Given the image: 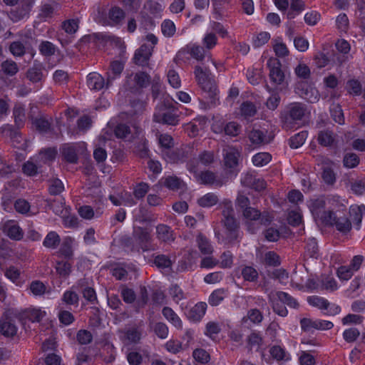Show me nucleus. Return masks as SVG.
Returning a JSON list of instances; mask_svg holds the SVG:
<instances>
[{
    "mask_svg": "<svg viewBox=\"0 0 365 365\" xmlns=\"http://www.w3.org/2000/svg\"><path fill=\"white\" fill-rule=\"evenodd\" d=\"M222 223L225 228V240L229 244L239 242L240 222L235 217V211L230 202H225L222 211Z\"/></svg>",
    "mask_w": 365,
    "mask_h": 365,
    "instance_id": "f257e3e1",
    "label": "nucleus"
},
{
    "mask_svg": "<svg viewBox=\"0 0 365 365\" xmlns=\"http://www.w3.org/2000/svg\"><path fill=\"white\" fill-rule=\"evenodd\" d=\"M194 73L197 83L210 98V103L215 104L218 91L215 81L210 77V69L205 66L197 65L195 67Z\"/></svg>",
    "mask_w": 365,
    "mask_h": 365,
    "instance_id": "f03ea898",
    "label": "nucleus"
},
{
    "mask_svg": "<svg viewBox=\"0 0 365 365\" xmlns=\"http://www.w3.org/2000/svg\"><path fill=\"white\" fill-rule=\"evenodd\" d=\"M187 54L197 61H202L207 58V61H210L215 64V61L212 59L211 55L209 52L205 51V48L195 43H190L182 48L176 54L174 61L179 63L180 61H183Z\"/></svg>",
    "mask_w": 365,
    "mask_h": 365,
    "instance_id": "7ed1b4c3",
    "label": "nucleus"
},
{
    "mask_svg": "<svg viewBox=\"0 0 365 365\" xmlns=\"http://www.w3.org/2000/svg\"><path fill=\"white\" fill-rule=\"evenodd\" d=\"M307 107L302 103L294 102L289 103L285 110L281 114V120L286 128H291V125L301 120L305 115Z\"/></svg>",
    "mask_w": 365,
    "mask_h": 365,
    "instance_id": "20e7f679",
    "label": "nucleus"
},
{
    "mask_svg": "<svg viewBox=\"0 0 365 365\" xmlns=\"http://www.w3.org/2000/svg\"><path fill=\"white\" fill-rule=\"evenodd\" d=\"M153 120L156 123L176 125L179 123V116L175 107L165 103L157 107Z\"/></svg>",
    "mask_w": 365,
    "mask_h": 365,
    "instance_id": "39448f33",
    "label": "nucleus"
},
{
    "mask_svg": "<svg viewBox=\"0 0 365 365\" xmlns=\"http://www.w3.org/2000/svg\"><path fill=\"white\" fill-rule=\"evenodd\" d=\"M197 160H190L187 164V170L192 173L196 180L201 184L222 186V182L220 180L215 173L210 170H206L198 173L199 168H196L195 163Z\"/></svg>",
    "mask_w": 365,
    "mask_h": 365,
    "instance_id": "423d86ee",
    "label": "nucleus"
},
{
    "mask_svg": "<svg viewBox=\"0 0 365 365\" xmlns=\"http://www.w3.org/2000/svg\"><path fill=\"white\" fill-rule=\"evenodd\" d=\"M242 216L247 220L259 221L261 225H267L271 223L274 217L268 212H261L259 210L250 207L243 210Z\"/></svg>",
    "mask_w": 365,
    "mask_h": 365,
    "instance_id": "0eeeda50",
    "label": "nucleus"
},
{
    "mask_svg": "<svg viewBox=\"0 0 365 365\" xmlns=\"http://www.w3.org/2000/svg\"><path fill=\"white\" fill-rule=\"evenodd\" d=\"M308 303L321 310H327L326 313L328 315L338 314L341 308L336 304H331L329 301L323 297L319 296H310L307 298Z\"/></svg>",
    "mask_w": 365,
    "mask_h": 365,
    "instance_id": "6e6552de",
    "label": "nucleus"
},
{
    "mask_svg": "<svg viewBox=\"0 0 365 365\" xmlns=\"http://www.w3.org/2000/svg\"><path fill=\"white\" fill-rule=\"evenodd\" d=\"M190 148H176L162 150L163 158L170 163H182L189 158Z\"/></svg>",
    "mask_w": 365,
    "mask_h": 365,
    "instance_id": "1a4fd4ad",
    "label": "nucleus"
},
{
    "mask_svg": "<svg viewBox=\"0 0 365 365\" xmlns=\"http://www.w3.org/2000/svg\"><path fill=\"white\" fill-rule=\"evenodd\" d=\"M133 236L140 248L146 252L151 250V235L147 228L142 227H134Z\"/></svg>",
    "mask_w": 365,
    "mask_h": 365,
    "instance_id": "9d476101",
    "label": "nucleus"
},
{
    "mask_svg": "<svg viewBox=\"0 0 365 365\" xmlns=\"http://www.w3.org/2000/svg\"><path fill=\"white\" fill-rule=\"evenodd\" d=\"M301 328L304 331L317 330H329L333 328L334 324L327 320H313L309 318H303L300 320Z\"/></svg>",
    "mask_w": 365,
    "mask_h": 365,
    "instance_id": "9b49d317",
    "label": "nucleus"
},
{
    "mask_svg": "<svg viewBox=\"0 0 365 365\" xmlns=\"http://www.w3.org/2000/svg\"><path fill=\"white\" fill-rule=\"evenodd\" d=\"M269 68V78L272 82L276 85H281L284 83L285 76L281 68V63L277 60H269L267 63Z\"/></svg>",
    "mask_w": 365,
    "mask_h": 365,
    "instance_id": "f8f14e48",
    "label": "nucleus"
},
{
    "mask_svg": "<svg viewBox=\"0 0 365 365\" xmlns=\"http://www.w3.org/2000/svg\"><path fill=\"white\" fill-rule=\"evenodd\" d=\"M153 47L147 44H143L135 51L133 62L139 66H145L148 65V61L152 56Z\"/></svg>",
    "mask_w": 365,
    "mask_h": 365,
    "instance_id": "ddd939ff",
    "label": "nucleus"
},
{
    "mask_svg": "<svg viewBox=\"0 0 365 365\" xmlns=\"http://www.w3.org/2000/svg\"><path fill=\"white\" fill-rule=\"evenodd\" d=\"M223 157L225 165L234 169L238 165L240 153L237 148L227 146L223 149Z\"/></svg>",
    "mask_w": 365,
    "mask_h": 365,
    "instance_id": "4468645a",
    "label": "nucleus"
},
{
    "mask_svg": "<svg viewBox=\"0 0 365 365\" xmlns=\"http://www.w3.org/2000/svg\"><path fill=\"white\" fill-rule=\"evenodd\" d=\"M245 186L251 187L257 191H261L266 188V182L252 173H247L241 180Z\"/></svg>",
    "mask_w": 365,
    "mask_h": 365,
    "instance_id": "2eb2a0df",
    "label": "nucleus"
},
{
    "mask_svg": "<svg viewBox=\"0 0 365 365\" xmlns=\"http://www.w3.org/2000/svg\"><path fill=\"white\" fill-rule=\"evenodd\" d=\"M122 341L126 344H137L139 342L142 335V329L139 327H133L121 332Z\"/></svg>",
    "mask_w": 365,
    "mask_h": 365,
    "instance_id": "dca6fc26",
    "label": "nucleus"
},
{
    "mask_svg": "<svg viewBox=\"0 0 365 365\" xmlns=\"http://www.w3.org/2000/svg\"><path fill=\"white\" fill-rule=\"evenodd\" d=\"M157 238L165 243H170L175 239L173 230L167 225L159 224L156 226Z\"/></svg>",
    "mask_w": 365,
    "mask_h": 365,
    "instance_id": "f3484780",
    "label": "nucleus"
},
{
    "mask_svg": "<svg viewBox=\"0 0 365 365\" xmlns=\"http://www.w3.org/2000/svg\"><path fill=\"white\" fill-rule=\"evenodd\" d=\"M57 155V150L54 148H48L41 150L36 155V163L39 166L50 164Z\"/></svg>",
    "mask_w": 365,
    "mask_h": 365,
    "instance_id": "a211bd4d",
    "label": "nucleus"
},
{
    "mask_svg": "<svg viewBox=\"0 0 365 365\" xmlns=\"http://www.w3.org/2000/svg\"><path fill=\"white\" fill-rule=\"evenodd\" d=\"M206 310L207 304L203 302H198L189 310L187 318L192 322H199L205 314Z\"/></svg>",
    "mask_w": 365,
    "mask_h": 365,
    "instance_id": "6ab92c4d",
    "label": "nucleus"
},
{
    "mask_svg": "<svg viewBox=\"0 0 365 365\" xmlns=\"http://www.w3.org/2000/svg\"><path fill=\"white\" fill-rule=\"evenodd\" d=\"M4 232L9 238L14 240H20L24 236V232L20 227L11 221H8L4 224Z\"/></svg>",
    "mask_w": 365,
    "mask_h": 365,
    "instance_id": "aec40b11",
    "label": "nucleus"
},
{
    "mask_svg": "<svg viewBox=\"0 0 365 365\" xmlns=\"http://www.w3.org/2000/svg\"><path fill=\"white\" fill-rule=\"evenodd\" d=\"M87 85L90 89L100 91L106 86L104 78L98 73H91L87 76Z\"/></svg>",
    "mask_w": 365,
    "mask_h": 365,
    "instance_id": "412c9836",
    "label": "nucleus"
},
{
    "mask_svg": "<svg viewBox=\"0 0 365 365\" xmlns=\"http://www.w3.org/2000/svg\"><path fill=\"white\" fill-rule=\"evenodd\" d=\"M133 81L135 84L133 88H130V89L137 91L146 88L150 85V76L145 72L139 71L133 76Z\"/></svg>",
    "mask_w": 365,
    "mask_h": 365,
    "instance_id": "4be33fe9",
    "label": "nucleus"
},
{
    "mask_svg": "<svg viewBox=\"0 0 365 365\" xmlns=\"http://www.w3.org/2000/svg\"><path fill=\"white\" fill-rule=\"evenodd\" d=\"M197 246L202 255H211L214 252V248L211 245L210 240L200 233L196 237Z\"/></svg>",
    "mask_w": 365,
    "mask_h": 365,
    "instance_id": "5701e85b",
    "label": "nucleus"
},
{
    "mask_svg": "<svg viewBox=\"0 0 365 365\" xmlns=\"http://www.w3.org/2000/svg\"><path fill=\"white\" fill-rule=\"evenodd\" d=\"M18 328L11 319L0 321V331L6 337H13L17 333Z\"/></svg>",
    "mask_w": 365,
    "mask_h": 365,
    "instance_id": "b1692460",
    "label": "nucleus"
},
{
    "mask_svg": "<svg viewBox=\"0 0 365 365\" xmlns=\"http://www.w3.org/2000/svg\"><path fill=\"white\" fill-rule=\"evenodd\" d=\"M163 317L178 329H182V322L178 314L169 307H165L162 310Z\"/></svg>",
    "mask_w": 365,
    "mask_h": 365,
    "instance_id": "393cba45",
    "label": "nucleus"
},
{
    "mask_svg": "<svg viewBox=\"0 0 365 365\" xmlns=\"http://www.w3.org/2000/svg\"><path fill=\"white\" fill-rule=\"evenodd\" d=\"M227 289L224 288L214 290L208 298V303L212 307L219 305L227 297Z\"/></svg>",
    "mask_w": 365,
    "mask_h": 365,
    "instance_id": "a878e982",
    "label": "nucleus"
},
{
    "mask_svg": "<svg viewBox=\"0 0 365 365\" xmlns=\"http://www.w3.org/2000/svg\"><path fill=\"white\" fill-rule=\"evenodd\" d=\"M62 155L64 159L70 163H78V155L76 148L73 145L65 144L62 148Z\"/></svg>",
    "mask_w": 365,
    "mask_h": 365,
    "instance_id": "bb28decb",
    "label": "nucleus"
},
{
    "mask_svg": "<svg viewBox=\"0 0 365 365\" xmlns=\"http://www.w3.org/2000/svg\"><path fill=\"white\" fill-rule=\"evenodd\" d=\"M269 302L272 304L273 311L281 317H286L288 312L285 306L282 302H279L276 300L277 297L274 294V292H272L268 295Z\"/></svg>",
    "mask_w": 365,
    "mask_h": 365,
    "instance_id": "cd10ccee",
    "label": "nucleus"
},
{
    "mask_svg": "<svg viewBox=\"0 0 365 365\" xmlns=\"http://www.w3.org/2000/svg\"><path fill=\"white\" fill-rule=\"evenodd\" d=\"M55 269L61 277L66 278L71 273L72 264L69 262L68 259L58 260L56 261Z\"/></svg>",
    "mask_w": 365,
    "mask_h": 365,
    "instance_id": "c85d7f7f",
    "label": "nucleus"
},
{
    "mask_svg": "<svg viewBox=\"0 0 365 365\" xmlns=\"http://www.w3.org/2000/svg\"><path fill=\"white\" fill-rule=\"evenodd\" d=\"M247 347L251 351L259 350L262 345L263 339L259 332L252 331L247 338Z\"/></svg>",
    "mask_w": 365,
    "mask_h": 365,
    "instance_id": "c756f323",
    "label": "nucleus"
},
{
    "mask_svg": "<svg viewBox=\"0 0 365 365\" xmlns=\"http://www.w3.org/2000/svg\"><path fill=\"white\" fill-rule=\"evenodd\" d=\"M317 140L323 146H332L335 143V135L330 130H322L319 133Z\"/></svg>",
    "mask_w": 365,
    "mask_h": 365,
    "instance_id": "7c9ffc66",
    "label": "nucleus"
},
{
    "mask_svg": "<svg viewBox=\"0 0 365 365\" xmlns=\"http://www.w3.org/2000/svg\"><path fill=\"white\" fill-rule=\"evenodd\" d=\"M32 124L39 132L47 133L51 128V120L44 116H39L36 118H31Z\"/></svg>",
    "mask_w": 365,
    "mask_h": 365,
    "instance_id": "2f4dec72",
    "label": "nucleus"
},
{
    "mask_svg": "<svg viewBox=\"0 0 365 365\" xmlns=\"http://www.w3.org/2000/svg\"><path fill=\"white\" fill-rule=\"evenodd\" d=\"M257 111L255 104L248 101L243 102L240 108V115L246 119L255 116Z\"/></svg>",
    "mask_w": 365,
    "mask_h": 365,
    "instance_id": "473e14b6",
    "label": "nucleus"
},
{
    "mask_svg": "<svg viewBox=\"0 0 365 365\" xmlns=\"http://www.w3.org/2000/svg\"><path fill=\"white\" fill-rule=\"evenodd\" d=\"M15 124L19 128L23 126L26 120L25 108L20 103L15 104L13 109Z\"/></svg>",
    "mask_w": 365,
    "mask_h": 365,
    "instance_id": "72a5a7b5",
    "label": "nucleus"
},
{
    "mask_svg": "<svg viewBox=\"0 0 365 365\" xmlns=\"http://www.w3.org/2000/svg\"><path fill=\"white\" fill-rule=\"evenodd\" d=\"M263 320V314L258 309H251L247 311V315L245 316L242 321L244 323H247V321H250L252 323L258 324Z\"/></svg>",
    "mask_w": 365,
    "mask_h": 365,
    "instance_id": "f704fd0d",
    "label": "nucleus"
},
{
    "mask_svg": "<svg viewBox=\"0 0 365 365\" xmlns=\"http://www.w3.org/2000/svg\"><path fill=\"white\" fill-rule=\"evenodd\" d=\"M124 17V11L119 7H113L108 12L109 24L112 26L118 24Z\"/></svg>",
    "mask_w": 365,
    "mask_h": 365,
    "instance_id": "c9c22d12",
    "label": "nucleus"
},
{
    "mask_svg": "<svg viewBox=\"0 0 365 365\" xmlns=\"http://www.w3.org/2000/svg\"><path fill=\"white\" fill-rule=\"evenodd\" d=\"M192 160H197V163H195L196 168H198L200 164L208 166L214 162V153L212 151L204 150L200 153L197 158Z\"/></svg>",
    "mask_w": 365,
    "mask_h": 365,
    "instance_id": "e433bc0d",
    "label": "nucleus"
},
{
    "mask_svg": "<svg viewBox=\"0 0 365 365\" xmlns=\"http://www.w3.org/2000/svg\"><path fill=\"white\" fill-rule=\"evenodd\" d=\"M60 236L54 231L49 232L46 236L43 245L50 249H56L60 244Z\"/></svg>",
    "mask_w": 365,
    "mask_h": 365,
    "instance_id": "4c0bfd02",
    "label": "nucleus"
},
{
    "mask_svg": "<svg viewBox=\"0 0 365 365\" xmlns=\"http://www.w3.org/2000/svg\"><path fill=\"white\" fill-rule=\"evenodd\" d=\"M325 200L322 198H318L312 201L310 210L315 220L325 210Z\"/></svg>",
    "mask_w": 365,
    "mask_h": 365,
    "instance_id": "58836bf2",
    "label": "nucleus"
},
{
    "mask_svg": "<svg viewBox=\"0 0 365 365\" xmlns=\"http://www.w3.org/2000/svg\"><path fill=\"white\" fill-rule=\"evenodd\" d=\"M217 202V196L212 192L207 193L197 200L198 205L202 207H210L215 205Z\"/></svg>",
    "mask_w": 365,
    "mask_h": 365,
    "instance_id": "ea45409f",
    "label": "nucleus"
},
{
    "mask_svg": "<svg viewBox=\"0 0 365 365\" xmlns=\"http://www.w3.org/2000/svg\"><path fill=\"white\" fill-rule=\"evenodd\" d=\"M274 294L276 295L277 299L283 304L294 309H297L299 307V303L297 300L287 293L279 291L274 292Z\"/></svg>",
    "mask_w": 365,
    "mask_h": 365,
    "instance_id": "a19ab883",
    "label": "nucleus"
},
{
    "mask_svg": "<svg viewBox=\"0 0 365 365\" xmlns=\"http://www.w3.org/2000/svg\"><path fill=\"white\" fill-rule=\"evenodd\" d=\"M249 139L255 145H262L267 143L268 141L266 139V136L264 133L260 130L252 129L249 135Z\"/></svg>",
    "mask_w": 365,
    "mask_h": 365,
    "instance_id": "79ce46f5",
    "label": "nucleus"
},
{
    "mask_svg": "<svg viewBox=\"0 0 365 365\" xmlns=\"http://www.w3.org/2000/svg\"><path fill=\"white\" fill-rule=\"evenodd\" d=\"M330 113L332 119L337 123H344V117L341 106L338 103H333L330 107Z\"/></svg>",
    "mask_w": 365,
    "mask_h": 365,
    "instance_id": "37998d69",
    "label": "nucleus"
},
{
    "mask_svg": "<svg viewBox=\"0 0 365 365\" xmlns=\"http://www.w3.org/2000/svg\"><path fill=\"white\" fill-rule=\"evenodd\" d=\"M1 70L8 76H14L19 71V67L16 63L12 60H6L1 63Z\"/></svg>",
    "mask_w": 365,
    "mask_h": 365,
    "instance_id": "c03bdc74",
    "label": "nucleus"
},
{
    "mask_svg": "<svg viewBox=\"0 0 365 365\" xmlns=\"http://www.w3.org/2000/svg\"><path fill=\"white\" fill-rule=\"evenodd\" d=\"M307 131H302L295 134L289 139V145L292 148H298L304 144L307 138Z\"/></svg>",
    "mask_w": 365,
    "mask_h": 365,
    "instance_id": "a18cd8bd",
    "label": "nucleus"
},
{
    "mask_svg": "<svg viewBox=\"0 0 365 365\" xmlns=\"http://www.w3.org/2000/svg\"><path fill=\"white\" fill-rule=\"evenodd\" d=\"M359 157L356 153H347L344 156L343 164L347 168H354L359 165Z\"/></svg>",
    "mask_w": 365,
    "mask_h": 365,
    "instance_id": "49530a36",
    "label": "nucleus"
},
{
    "mask_svg": "<svg viewBox=\"0 0 365 365\" xmlns=\"http://www.w3.org/2000/svg\"><path fill=\"white\" fill-rule=\"evenodd\" d=\"M272 160V156L268 153H259L252 158V163L255 166L262 167L269 163Z\"/></svg>",
    "mask_w": 365,
    "mask_h": 365,
    "instance_id": "de8ad7c7",
    "label": "nucleus"
},
{
    "mask_svg": "<svg viewBox=\"0 0 365 365\" xmlns=\"http://www.w3.org/2000/svg\"><path fill=\"white\" fill-rule=\"evenodd\" d=\"M241 274L245 281L255 282L258 279L257 271L251 266H245L243 267Z\"/></svg>",
    "mask_w": 365,
    "mask_h": 365,
    "instance_id": "09e8293b",
    "label": "nucleus"
},
{
    "mask_svg": "<svg viewBox=\"0 0 365 365\" xmlns=\"http://www.w3.org/2000/svg\"><path fill=\"white\" fill-rule=\"evenodd\" d=\"M334 225L341 232H347L351 228V224L349 220L346 217H336Z\"/></svg>",
    "mask_w": 365,
    "mask_h": 365,
    "instance_id": "8fccbe9b",
    "label": "nucleus"
},
{
    "mask_svg": "<svg viewBox=\"0 0 365 365\" xmlns=\"http://www.w3.org/2000/svg\"><path fill=\"white\" fill-rule=\"evenodd\" d=\"M110 68L112 73L114 74V76H108L106 81V87H108L110 86L112 81L115 78L116 76H119L121 73V72L123 70V64L119 61H114L111 62Z\"/></svg>",
    "mask_w": 365,
    "mask_h": 365,
    "instance_id": "3c124183",
    "label": "nucleus"
},
{
    "mask_svg": "<svg viewBox=\"0 0 365 365\" xmlns=\"http://www.w3.org/2000/svg\"><path fill=\"white\" fill-rule=\"evenodd\" d=\"M48 183H49L48 191L51 195H59L64 190V186H63V182L57 178H53V179L49 180Z\"/></svg>",
    "mask_w": 365,
    "mask_h": 365,
    "instance_id": "603ef678",
    "label": "nucleus"
},
{
    "mask_svg": "<svg viewBox=\"0 0 365 365\" xmlns=\"http://www.w3.org/2000/svg\"><path fill=\"white\" fill-rule=\"evenodd\" d=\"M26 317L32 322H39L46 315V312L39 309H31L26 312Z\"/></svg>",
    "mask_w": 365,
    "mask_h": 365,
    "instance_id": "864d4df0",
    "label": "nucleus"
},
{
    "mask_svg": "<svg viewBox=\"0 0 365 365\" xmlns=\"http://www.w3.org/2000/svg\"><path fill=\"white\" fill-rule=\"evenodd\" d=\"M62 301L68 305L78 306L79 297L76 292L73 290H67L63 295Z\"/></svg>",
    "mask_w": 365,
    "mask_h": 365,
    "instance_id": "5fc2aeb1",
    "label": "nucleus"
},
{
    "mask_svg": "<svg viewBox=\"0 0 365 365\" xmlns=\"http://www.w3.org/2000/svg\"><path fill=\"white\" fill-rule=\"evenodd\" d=\"M154 264L159 269L170 268L172 266V261L167 255H158L155 257Z\"/></svg>",
    "mask_w": 365,
    "mask_h": 365,
    "instance_id": "6e6d98bb",
    "label": "nucleus"
},
{
    "mask_svg": "<svg viewBox=\"0 0 365 365\" xmlns=\"http://www.w3.org/2000/svg\"><path fill=\"white\" fill-rule=\"evenodd\" d=\"M217 43V37L215 33L210 32L205 35L202 44L207 50L212 49Z\"/></svg>",
    "mask_w": 365,
    "mask_h": 365,
    "instance_id": "4d7b16f0",
    "label": "nucleus"
},
{
    "mask_svg": "<svg viewBox=\"0 0 365 365\" xmlns=\"http://www.w3.org/2000/svg\"><path fill=\"white\" fill-rule=\"evenodd\" d=\"M192 356L199 363L207 364L210 360L209 353L202 349H196L193 351Z\"/></svg>",
    "mask_w": 365,
    "mask_h": 365,
    "instance_id": "13d9d810",
    "label": "nucleus"
},
{
    "mask_svg": "<svg viewBox=\"0 0 365 365\" xmlns=\"http://www.w3.org/2000/svg\"><path fill=\"white\" fill-rule=\"evenodd\" d=\"M161 30L164 36L171 37L175 34L176 28L173 21L166 19L161 24Z\"/></svg>",
    "mask_w": 365,
    "mask_h": 365,
    "instance_id": "bf43d9fd",
    "label": "nucleus"
},
{
    "mask_svg": "<svg viewBox=\"0 0 365 365\" xmlns=\"http://www.w3.org/2000/svg\"><path fill=\"white\" fill-rule=\"evenodd\" d=\"M336 217L334 212L325 210L316 220L326 225H334Z\"/></svg>",
    "mask_w": 365,
    "mask_h": 365,
    "instance_id": "052dcab7",
    "label": "nucleus"
},
{
    "mask_svg": "<svg viewBox=\"0 0 365 365\" xmlns=\"http://www.w3.org/2000/svg\"><path fill=\"white\" fill-rule=\"evenodd\" d=\"M39 51L43 56H51L56 52L55 46L50 41H42L39 45Z\"/></svg>",
    "mask_w": 365,
    "mask_h": 365,
    "instance_id": "680f3d73",
    "label": "nucleus"
},
{
    "mask_svg": "<svg viewBox=\"0 0 365 365\" xmlns=\"http://www.w3.org/2000/svg\"><path fill=\"white\" fill-rule=\"evenodd\" d=\"M120 294L125 303L131 304L135 302L136 295L135 292L125 286H122L120 289Z\"/></svg>",
    "mask_w": 365,
    "mask_h": 365,
    "instance_id": "e2e57ef3",
    "label": "nucleus"
},
{
    "mask_svg": "<svg viewBox=\"0 0 365 365\" xmlns=\"http://www.w3.org/2000/svg\"><path fill=\"white\" fill-rule=\"evenodd\" d=\"M264 263L270 267H277L280 264L279 256L274 252H267L264 255Z\"/></svg>",
    "mask_w": 365,
    "mask_h": 365,
    "instance_id": "0e129e2a",
    "label": "nucleus"
},
{
    "mask_svg": "<svg viewBox=\"0 0 365 365\" xmlns=\"http://www.w3.org/2000/svg\"><path fill=\"white\" fill-rule=\"evenodd\" d=\"M9 50L15 56H22L26 53V48L24 43L19 41L12 42L10 44Z\"/></svg>",
    "mask_w": 365,
    "mask_h": 365,
    "instance_id": "69168bd1",
    "label": "nucleus"
},
{
    "mask_svg": "<svg viewBox=\"0 0 365 365\" xmlns=\"http://www.w3.org/2000/svg\"><path fill=\"white\" fill-rule=\"evenodd\" d=\"M169 294L173 301L177 304H178L180 300L185 298L183 291L177 284H173L170 287Z\"/></svg>",
    "mask_w": 365,
    "mask_h": 365,
    "instance_id": "338daca9",
    "label": "nucleus"
},
{
    "mask_svg": "<svg viewBox=\"0 0 365 365\" xmlns=\"http://www.w3.org/2000/svg\"><path fill=\"white\" fill-rule=\"evenodd\" d=\"M155 334L160 339H165L168 335V327L163 322H157L153 327Z\"/></svg>",
    "mask_w": 365,
    "mask_h": 365,
    "instance_id": "774afa93",
    "label": "nucleus"
}]
</instances>
